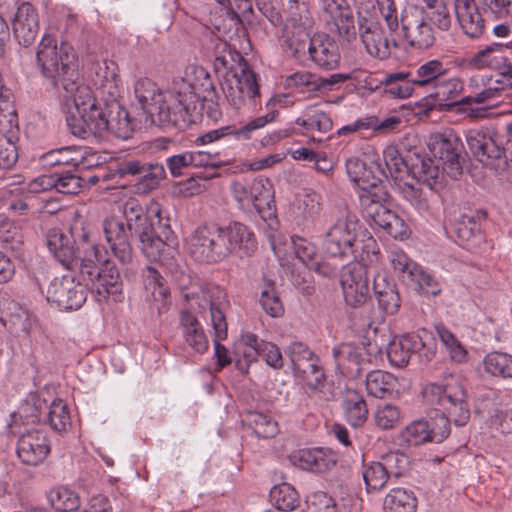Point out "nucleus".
Returning a JSON list of instances; mask_svg holds the SVG:
<instances>
[{"label": "nucleus", "instance_id": "f257e3e1", "mask_svg": "<svg viewBox=\"0 0 512 512\" xmlns=\"http://www.w3.org/2000/svg\"><path fill=\"white\" fill-rule=\"evenodd\" d=\"M214 56V70L223 78L222 91L231 106L240 109L247 101L256 104L260 97L257 75L246 60L237 52H232L226 41L215 35L209 36V46Z\"/></svg>", "mask_w": 512, "mask_h": 512}, {"label": "nucleus", "instance_id": "f03ea898", "mask_svg": "<svg viewBox=\"0 0 512 512\" xmlns=\"http://www.w3.org/2000/svg\"><path fill=\"white\" fill-rule=\"evenodd\" d=\"M120 212L125 225L137 235L141 250L149 260L160 261L165 253L176 250L178 240L170 226L164 224L162 235H158L150 221V215H153L161 224V209L157 202L151 203L145 211L137 199L129 198L120 207Z\"/></svg>", "mask_w": 512, "mask_h": 512}, {"label": "nucleus", "instance_id": "7ed1b4c3", "mask_svg": "<svg viewBox=\"0 0 512 512\" xmlns=\"http://www.w3.org/2000/svg\"><path fill=\"white\" fill-rule=\"evenodd\" d=\"M422 396L427 405L435 406L441 412L438 423L430 427L431 442L440 443L450 434V422L464 426L470 419V409L463 385L451 379L445 384H427Z\"/></svg>", "mask_w": 512, "mask_h": 512}, {"label": "nucleus", "instance_id": "20e7f679", "mask_svg": "<svg viewBox=\"0 0 512 512\" xmlns=\"http://www.w3.org/2000/svg\"><path fill=\"white\" fill-rule=\"evenodd\" d=\"M37 67L50 84L63 94L77 91L83 83L78 73V57L74 48L66 43L58 44L51 35H44L39 43L36 53Z\"/></svg>", "mask_w": 512, "mask_h": 512}, {"label": "nucleus", "instance_id": "39448f33", "mask_svg": "<svg viewBox=\"0 0 512 512\" xmlns=\"http://www.w3.org/2000/svg\"><path fill=\"white\" fill-rule=\"evenodd\" d=\"M83 258L80 263V281L85 288L97 295L102 301L110 294H117L122 289V279L115 263L107 256V250L100 245L90 244L88 235L83 234Z\"/></svg>", "mask_w": 512, "mask_h": 512}, {"label": "nucleus", "instance_id": "423d86ee", "mask_svg": "<svg viewBox=\"0 0 512 512\" xmlns=\"http://www.w3.org/2000/svg\"><path fill=\"white\" fill-rule=\"evenodd\" d=\"M93 83L97 95L105 102L108 109L107 133L120 139H129L134 127L129 112L122 107L117 99L122 90V81L119 76L118 65L114 61L104 60L98 63L95 69Z\"/></svg>", "mask_w": 512, "mask_h": 512}, {"label": "nucleus", "instance_id": "0eeeda50", "mask_svg": "<svg viewBox=\"0 0 512 512\" xmlns=\"http://www.w3.org/2000/svg\"><path fill=\"white\" fill-rule=\"evenodd\" d=\"M62 97L67 108V126L74 136L87 139L91 136L103 137L107 133V114L87 85L82 84L77 91L62 94Z\"/></svg>", "mask_w": 512, "mask_h": 512}, {"label": "nucleus", "instance_id": "6e6552de", "mask_svg": "<svg viewBox=\"0 0 512 512\" xmlns=\"http://www.w3.org/2000/svg\"><path fill=\"white\" fill-rule=\"evenodd\" d=\"M134 94L152 123L160 127L184 128L172 86L167 90H161L154 81L142 77L134 84Z\"/></svg>", "mask_w": 512, "mask_h": 512}, {"label": "nucleus", "instance_id": "1a4fd4ad", "mask_svg": "<svg viewBox=\"0 0 512 512\" xmlns=\"http://www.w3.org/2000/svg\"><path fill=\"white\" fill-rule=\"evenodd\" d=\"M173 93L182 116L184 128L194 122L193 113L200 99L212 100L215 86L209 72L202 66L190 64L184 76L172 83Z\"/></svg>", "mask_w": 512, "mask_h": 512}, {"label": "nucleus", "instance_id": "9d476101", "mask_svg": "<svg viewBox=\"0 0 512 512\" xmlns=\"http://www.w3.org/2000/svg\"><path fill=\"white\" fill-rule=\"evenodd\" d=\"M424 79L423 89L428 93L427 99L433 107L440 111H451L459 106V98L465 90L464 81L458 76H450L449 69L437 59L424 62L422 71Z\"/></svg>", "mask_w": 512, "mask_h": 512}, {"label": "nucleus", "instance_id": "9b49d317", "mask_svg": "<svg viewBox=\"0 0 512 512\" xmlns=\"http://www.w3.org/2000/svg\"><path fill=\"white\" fill-rule=\"evenodd\" d=\"M383 159L389 175L395 182L402 180L404 174H410L418 182L426 185L429 190H437L441 172L429 157L410 152L404 157L396 146L390 145L383 150Z\"/></svg>", "mask_w": 512, "mask_h": 512}, {"label": "nucleus", "instance_id": "f8f14e48", "mask_svg": "<svg viewBox=\"0 0 512 512\" xmlns=\"http://www.w3.org/2000/svg\"><path fill=\"white\" fill-rule=\"evenodd\" d=\"M193 307L209 308L210 325L214 331V355L217 359L218 369H222L232 362L228 350L220 343L227 338L228 324L226 320V308L228 301L225 291L220 287H213L200 296L191 294Z\"/></svg>", "mask_w": 512, "mask_h": 512}, {"label": "nucleus", "instance_id": "ddd939ff", "mask_svg": "<svg viewBox=\"0 0 512 512\" xmlns=\"http://www.w3.org/2000/svg\"><path fill=\"white\" fill-rule=\"evenodd\" d=\"M437 344L433 334L425 329L395 337L387 347V357L392 366L402 368L413 356L421 363L430 362L436 355Z\"/></svg>", "mask_w": 512, "mask_h": 512}, {"label": "nucleus", "instance_id": "4468645a", "mask_svg": "<svg viewBox=\"0 0 512 512\" xmlns=\"http://www.w3.org/2000/svg\"><path fill=\"white\" fill-rule=\"evenodd\" d=\"M388 198L389 194L383 184L370 192H361L359 201L362 212L365 217L371 219L393 238H407L410 233L409 228L404 220L387 206Z\"/></svg>", "mask_w": 512, "mask_h": 512}, {"label": "nucleus", "instance_id": "2eb2a0df", "mask_svg": "<svg viewBox=\"0 0 512 512\" xmlns=\"http://www.w3.org/2000/svg\"><path fill=\"white\" fill-rule=\"evenodd\" d=\"M294 103L295 100L292 95L286 93L276 94L271 97L266 104V107L269 109V112L266 115L257 117L240 128L228 125L210 130L196 137L194 144L197 146L208 145L227 136H234L237 139L244 140L250 139L252 132L263 128L265 125L276 119L278 116V107L287 108L293 106Z\"/></svg>", "mask_w": 512, "mask_h": 512}, {"label": "nucleus", "instance_id": "dca6fc26", "mask_svg": "<svg viewBox=\"0 0 512 512\" xmlns=\"http://www.w3.org/2000/svg\"><path fill=\"white\" fill-rule=\"evenodd\" d=\"M217 285L194 286L182 291L185 307L180 312V328L185 343L195 352L203 354L209 348V341L195 314L205 315L209 308L193 307L191 294L200 296ZM197 306V304H195Z\"/></svg>", "mask_w": 512, "mask_h": 512}, {"label": "nucleus", "instance_id": "f3484780", "mask_svg": "<svg viewBox=\"0 0 512 512\" xmlns=\"http://www.w3.org/2000/svg\"><path fill=\"white\" fill-rule=\"evenodd\" d=\"M230 192L242 210L250 211L254 208L264 220L271 216L273 190L268 179L235 180L230 185Z\"/></svg>", "mask_w": 512, "mask_h": 512}, {"label": "nucleus", "instance_id": "a211bd4d", "mask_svg": "<svg viewBox=\"0 0 512 512\" xmlns=\"http://www.w3.org/2000/svg\"><path fill=\"white\" fill-rule=\"evenodd\" d=\"M188 249L199 262L216 263L229 256L223 227L216 224L197 227L188 240Z\"/></svg>", "mask_w": 512, "mask_h": 512}, {"label": "nucleus", "instance_id": "6ab92c4d", "mask_svg": "<svg viewBox=\"0 0 512 512\" xmlns=\"http://www.w3.org/2000/svg\"><path fill=\"white\" fill-rule=\"evenodd\" d=\"M358 221L354 216L339 219L325 235L323 249L332 257L349 258L354 255Z\"/></svg>", "mask_w": 512, "mask_h": 512}, {"label": "nucleus", "instance_id": "aec40b11", "mask_svg": "<svg viewBox=\"0 0 512 512\" xmlns=\"http://www.w3.org/2000/svg\"><path fill=\"white\" fill-rule=\"evenodd\" d=\"M87 298L85 287L75 281L72 275L54 278L47 289L46 299L62 310H76L82 307Z\"/></svg>", "mask_w": 512, "mask_h": 512}, {"label": "nucleus", "instance_id": "412c9836", "mask_svg": "<svg viewBox=\"0 0 512 512\" xmlns=\"http://www.w3.org/2000/svg\"><path fill=\"white\" fill-rule=\"evenodd\" d=\"M471 154L483 165L494 166L495 161L505 158V149L497 142L496 133L488 127H477L465 132Z\"/></svg>", "mask_w": 512, "mask_h": 512}, {"label": "nucleus", "instance_id": "4be33fe9", "mask_svg": "<svg viewBox=\"0 0 512 512\" xmlns=\"http://www.w3.org/2000/svg\"><path fill=\"white\" fill-rule=\"evenodd\" d=\"M341 287L346 303L361 307L369 298L368 267L360 262L349 263L341 272Z\"/></svg>", "mask_w": 512, "mask_h": 512}, {"label": "nucleus", "instance_id": "5701e85b", "mask_svg": "<svg viewBox=\"0 0 512 512\" xmlns=\"http://www.w3.org/2000/svg\"><path fill=\"white\" fill-rule=\"evenodd\" d=\"M358 30L367 52L376 58L386 59L390 56L396 42L390 39L380 23L371 16L358 12Z\"/></svg>", "mask_w": 512, "mask_h": 512}, {"label": "nucleus", "instance_id": "b1692460", "mask_svg": "<svg viewBox=\"0 0 512 512\" xmlns=\"http://www.w3.org/2000/svg\"><path fill=\"white\" fill-rule=\"evenodd\" d=\"M293 372L294 375L304 383L310 395L317 396L320 400L324 401H328L332 398L333 393L331 386L327 382L320 359L315 353L305 361L298 363V365L293 368Z\"/></svg>", "mask_w": 512, "mask_h": 512}, {"label": "nucleus", "instance_id": "393cba45", "mask_svg": "<svg viewBox=\"0 0 512 512\" xmlns=\"http://www.w3.org/2000/svg\"><path fill=\"white\" fill-rule=\"evenodd\" d=\"M321 18L330 31L347 40L356 36L353 11L346 0H321Z\"/></svg>", "mask_w": 512, "mask_h": 512}, {"label": "nucleus", "instance_id": "a878e982", "mask_svg": "<svg viewBox=\"0 0 512 512\" xmlns=\"http://www.w3.org/2000/svg\"><path fill=\"white\" fill-rule=\"evenodd\" d=\"M51 451L45 432L29 430L23 433L17 442L16 453L20 461L29 466H37L47 458Z\"/></svg>", "mask_w": 512, "mask_h": 512}, {"label": "nucleus", "instance_id": "bb28decb", "mask_svg": "<svg viewBox=\"0 0 512 512\" xmlns=\"http://www.w3.org/2000/svg\"><path fill=\"white\" fill-rule=\"evenodd\" d=\"M103 232L114 256L122 263L132 259L130 238L134 235L118 217H109L103 221Z\"/></svg>", "mask_w": 512, "mask_h": 512}, {"label": "nucleus", "instance_id": "cd10ccee", "mask_svg": "<svg viewBox=\"0 0 512 512\" xmlns=\"http://www.w3.org/2000/svg\"><path fill=\"white\" fill-rule=\"evenodd\" d=\"M404 37L410 46L427 49L435 42V34L431 24L415 9L406 12L402 19Z\"/></svg>", "mask_w": 512, "mask_h": 512}, {"label": "nucleus", "instance_id": "c85d7f7f", "mask_svg": "<svg viewBox=\"0 0 512 512\" xmlns=\"http://www.w3.org/2000/svg\"><path fill=\"white\" fill-rule=\"evenodd\" d=\"M424 70V63L421 64L415 71H401L386 75L382 84L384 85L385 93L393 98L406 99L413 95L415 89L424 87V79L422 71Z\"/></svg>", "mask_w": 512, "mask_h": 512}, {"label": "nucleus", "instance_id": "c756f323", "mask_svg": "<svg viewBox=\"0 0 512 512\" xmlns=\"http://www.w3.org/2000/svg\"><path fill=\"white\" fill-rule=\"evenodd\" d=\"M291 463L305 471L324 473L337 462L336 455L323 448L299 449L290 455Z\"/></svg>", "mask_w": 512, "mask_h": 512}, {"label": "nucleus", "instance_id": "7c9ffc66", "mask_svg": "<svg viewBox=\"0 0 512 512\" xmlns=\"http://www.w3.org/2000/svg\"><path fill=\"white\" fill-rule=\"evenodd\" d=\"M13 33L19 44L28 47L39 31V18L36 9L29 2L19 5L13 23Z\"/></svg>", "mask_w": 512, "mask_h": 512}, {"label": "nucleus", "instance_id": "2f4dec72", "mask_svg": "<svg viewBox=\"0 0 512 512\" xmlns=\"http://www.w3.org/2000/svg\"><path fill=\"white\" fill-rule=\"evenodd\" d=\"M222 227L229 255L239 252L242 255L250 256L256 251V236L248 226L234 221Z\"/></svg>", "mask_w": 512, "mask_h": 512}, {"label": "nucleus", "instance_id": "473e14b6", "mask_svg": "<svg viewBox=\"0 0 512 512\" xmlns=\"http://www.w3.org/2000/svg\"><path fill=\"white\" fill-rule=\"evenodd\" d=\"M307 52L312 61L320 68L332 70L339 65L340 53L338 45L326 34L313 36Z\"/></svg>", "mask_w": 512, "mask_h": 512}, {"label": "nucleus", "instance_id": "72a5a7b5", "mask_svg": "<svg viewBox=\"0 0 512 512\" xmlns=\"http://www.w3.org/2000/svg\"><path fill=\"white\" fill-rule=\"evenodd\" d=\"M457 21L463 32L470 38H479L484 32L482 18L474 0H454Z\"/></svg>", "mask_w": 512, "mask_h": 512}, {"label": "nucleus", "instance_id": "f704fd0d", "mask_svg": "<svg viewBox=\"0 0 512 512\" xmlns=\"http://www.w3.org/2000/svg\"><path fill=\"white\" fill-rule=\"evenodd\" d=\"M333 358L337 370L347 378L360 375L362 364V348L353 343H342L333 348Z\"/></svg>", "mask_w": 512, "mask_h": 512}, {"label": "nucleus", "instance_id": "c9c22d12", "mask_svg": "<svg viewBox=\"0 0 512 512\" xmlns=\"http://www.w3.org/2000/svg\"><path fill=\"white\" fill-rule=\"evenodd\" d=\"M295 124L301 128L295 133L311 135L313 138L315 133L326 134L333 128L331 116L314 105L307 106L302 114L295 119Z\"/></svg>", "mask_w": 512, "mask_h": 512}, {"label": "nucleus", "instance_id": "e433bc0d", "mask_svg": "<svg viewBox=\"0 0 512 512\" xmlns=\"http://www.w3.org/2000/svg\"><path fill=\"white\" fill-rule=\"evenodd\" d=\"M435 158L432 159L438 166L441 172L440 182L437 188L441 185L443 173L448 174L452 178H457L462 174V167L459 162V153L457 147L448 139H441L434 146Z\"/></svg>", "mask_w": 512, "mask_h": 512}, {"label": "nucleus", "instance_id": "4c0bfd02", "mask_svg": "<svg viewBox=\"0 0 512 512\" xmlns=\"http://www.w3.org/2000/svg\"><path fill=\"white\" fill-rule=\"evenodd\" d=\"M50 394L48 392H31L18 408V415L25 424L43 422L48 409Z\"/></svg>", "mask_w": 512, "mask_h": 512}, {"label": "nucleus", "instance_id": "58836bf2", "mask_svg": "<svg viewBox=\"0 0 512 512\" xmlns=\"http://www.w3.org/2000/svg\"><path fill=\"white\" fill-rule=\"evenodd\" d=\"M47 247L55 259L66 269L80 270V263L83 256H77L73 246L68 243L66 237L60 233L53 232L48 235Z\"/></svg>", "mask_w": 512, "mask_h": 512}, {"label": "nucleus", "instance_id": "ea45409f", "mask_svg": "<svg viewBox=\"0 0 512 512\" xmlns=\"http://www.w3.org/2000/svg\"><path fill=\"white\" fill-rule=\"evenodd\" d=\"M39 160L44 167L67 166L78 169L81 166H85L84 151L81 148L71 146L44 153L40 156Z\"/></svg>", "mask_w": 512, "mask_h": 512}, {"label": "nucleus", "instance_id": "a19ab883", "mask_svg": "<svg viewBox=\"0 0 512 512\" xmlns=\"http://www.w3.org/2000/svg\"><path fill=\"white\" fill-rule=\"evenodd\" d=\"M382 507L384 512H416L418 499L412 490L394 487L385 495Z\"/></svg>", "mask_w": 512, "mask_h": 512}, {"label": "nucleus", "instance_id": "79ce46f5", "mask_svg": "<svg viewBox=\"0 0 512 512\" xmlns=\"http://www.w3.org/2000/svg\"><path fill=\"white\" fill-rule=\"evenodd\" d=\"M312 37L307 31V24H285L283 29V46L295 57L305 55Z\"/></svg>", "mask_w": 512, "mask_h": 512}, {"label": "nucleus", "instance_id": "37998d69", "mask_svg": "<svg viewBox=\"0 0 512 512\" xmlns=\"http://www.w3.org/2000/svg\"><path fill=\"white\" fill-rule=\"evenodd\" d=\"M346 172L353 183H355L361 192H370L382 185L379 178L372 175L367 169L366 164L359 158L353 157L346 161Z\"/></svg>", "mask_w": 512, "mask_h": 512}, {"label": "nucleus", "instance_id": "c03bdc74", "mask_svg": "<svg viewBox=\"0 0 512 512\" xmlns=\"http://www.w3.org/2000/svg\"><path fill=\"white\" fill-rule=\"evenodd\" d=\"M414 9L439 30L447 31L451 27L452 16L444 0L418 5Z\"/></svg>", "mask_w": 512, "mask_h": 512}, {"label": "nucleus", "instance_id": "a18cd8bd", "mask_svg": "<svg viewBox=\"0 0 512 512\" xmlns=\"http://www.w3.org/2000/svg\"><path fill=\"white\" fill-rule=\"evenodd\" d=\"M343 410L346 420L353 427H359L365 423L368 417V409L363 396L355 390H347L343 399Z\"/></svg>", "mask_w": 512, "mask_h": 512}, {"label": "nucleus", "instance_id": "49530a36", "mask_svg": "<svg viewBox=\"0 0 512 512\" xmlns=\"http://www.w3.org/2000/svg\"><path fill=\"white\" fill-rule=\"evenodd\" d=\"M43 423L49 424L57 432H64L71 426V415L68 405L59 398L49 396L48 409Z\"/></svg>", "mask_w": 512, "mask_h": 512}, {"label": "nucleus", "instance_id": "de8ad7c7", "mask_svg": "<svg viewBox=\"0 0 512 512\" xmlns=\"http://www.w3.org/2000/svg\"><path fill=\"white\" fill-rule=\"evenodd\" d=\"M397 379L389 372L382 370L371 371L366 375V390L376 398H386L392 395Z\"/></svg>", "mask_w": 512, "mask_h": 512}, {"label": "nucleus", "instance_id": "09e8293b", "mask_svg": "<svg viewBox=\"0 0 512 512\" xmlns=\"http://www.w3.org/2000/svg\"><path fill=\"white\" fill-rule=\"evenodd\" d=\"M291 241L296 257L304 266L314 269L320 274H327L325 267L316 260L318 256L317 248L312 242L298 236L292 237Z\"/></svg>", "mask_w": 512, "mask_h": 512}, {"label": "nucleus", "instance_id": "8fccbe9b", "mask_svg": "<svg viewBox=\"0 0 512 512\" xmlns=\"http://www.w3.org/2000/svg\"><path fill=\"white\" fill-rule=\"evenodd\" d=\"M506 44H492L485 49L478 51L470 60L473 67L477 69H499L504 63L503 49Z\"/></svg>", "mask_w": 512, "mask_h": 512}, {"label": "nucleus", "instance_id": "3c124183", "mask_svg": "<svg viewBox=\"0 0 512 512\" xmlns=\"http://www.w3.org/2000/svg\"><path fill=\"white\" fill-rule=\"evenodd\" d=\"M387 259L393 272L404 283L408 282L419 266V264L411 259L405 251L399 248L390 249L388 251Z\"/></svg>", "mask_w": 512, "mask_h": 512}, {"label": "nucleus", "instance_id": "603ef678", "mask_svg": "<svg viewBox=\"0 0 512 512\" xmlns=\"http://www.w3.org/2000/svg\"><path fill=\"white\" fill-rule=\"evenodd\" d=\"M48 500L57 512H73L80 507V498L73 490L59 486L50 490Z\"/></svg>", "mask_w": 512, "mask_h": 512}, {"label": "nucleus", "instance_id": "864d4df0", "mask_svg": "<svg viewBox=\"0 0 512 512\" xmlns=\"http://www.w3.org/2000/svg\"><path fill=\"white\" fill-rule=\"evenodd\" d=\"M434 327L450 358L457 363L465 362L468 355L467 350L455 334L441 322L436 323Z\"/></svg>", "mask_w": 512, "mask_h": 512}, {"label": "nucleus", "instance_id": "5fc2aeb1", "mask_svg": "<svg viewBox=\"0 0 512 512\" xmlns=\"http://www.w3.org/2000/svg\"><path fill=\"white\" fill-rule=\"evenodd\" d=\"M407 285L423 295L436 297L441 294L442 287L439 281L424 268L419 265L413 275L410 277Z\"/></svg>", "mask_w": 512, "mask_h": 512}, {"label": "nucleus", "instance_id": "6e6d98bb", "mask_svg": "<svg viewBox=\"0 0 512 512\" xmlns=\"http://www.w3.org/2000/svg\"><path fill=\"white\" fill-rule=\"evenodd\" d=\"M246 421L259 438H273L279 432L278 423L268 414L251 411L248 412Z\"/></svg>", "mask_w": 512, "mask_h": 512}, {"label": "nucleus", "instance_id": "4d7b16f0", "mask_svg": "<svg viewBox=\"0 0 512 512\" xmlns=\"http://www.w3.org/2000/svg\"><path fill=\"white\" fill-rule=\"evenodd\" d=\"M484 371L492 376L512 378V355L491 352L483 360Z\"/></svg>", "mask_w": 512, "mask_h": 512}, {"label": "nucleus", "instance_id": "13d9d810", "mask_svg": "<svg viewBox=\"0 0 512 512\" xmlns=\"http://www.w3.org/2000/svg\"><path fill=\"white\" fill-rule=\"evenodd\" d=\"M271 497L275 503V508L281 511H293L300 504L298 492L288 483H282L274 486L271 490Z\"/></svg>", "mask_w": 512, "mask_h": 512}, {"label": "nucleus", "instance_id": "bf43d9fd", "mask_svg": "<svg viewBox=\"0 0 512 512\" xmlns=\"http://www.w3.org/2000/svg\"><path fill=\"white\" fill-rule=\"evenodd\" d=\"M399 438L403 443L413 446L431 442L430 426L424 420L413 421L400 432Z\"/></svg>", "mask_w": 512, "mask_h": 512}, {"label": "nucleus", "instance_id": "052dcab7", "mask_svg": "<svg viewBox=\"0 0 512 512\" xmlns=\"http://www.w3.org/2000/svg\"><path fill=\"white\" fill-rule=\"evenodd\" d=\"M142 278L146 291L150 292L156 301L166 298L168 289L160 272L153 266L148 265L142 270Z\"/></svg>", "mask_w": 512, "mask_h": 512}, {"label": "nucleus", "instance_id": "680f3d73", "mask_svg": "<svg viewBox=\"0 0 512 512\" xmlns=\"http://www.w3.org/2000/svg\"><path fill=\"white\" fill-rule=\"evenodd\" d=\"M362 477L368 492L381 490L390 478L381 462L364 465Z\"/></svg>", "mask_w": 512, "mask_h": 512}, {"label": "nucleus", "instance_id": "e2e57ef3", "mask_svg": "<svg viewBox=\"0 0 512 512\" xmlns=\"http://www.w3.org/2000/svg\"><path fill=\"white\" fill-rule=\"evenodd\" d=\"M261 344L263 340L258 339L255 334H243L235 345V354L237 357L242 356L245 363L249 365L260 356Z\"/></svg>", "mask_w": 512, "mask_h": 512}, {"label": "nucleus", "instance_id": "0e129e2a", "mask_svg": "<svg viewBox=\"0 0 512 512\" xmlns=\"http://www.w3.org/2000/svg\"><path fill=\"white\" fill-rule=\"evenodd\" d=\"M397 192L407 200L419 213H425L429 210L428 198L421 189L412 184L404 182H395Z\"/></svg>", "mask_w": 512, "mask_h": 512}, {"label": "nucleus", "instance_id": "69168bd1", "mask_svg": "<svg viewBox=\"0 0 512 512\" xmlns=\"http://www.w3.org/2000/svg\"><path fill=\"white\" fill-rule=\"evenodd\" d=\"M260 305L271 317H281L284 314L283 303L272 283H266L260 295Z\"/></svg>", "mask_w": 512, "mask_h": 512}, {"label": "nucleus", "instance_id": "338daca9", "mask_svg": "<svg viewBox=\"0 0 512 512\" xmlns=\"http://www.w3.org/2000/svg\"><path fill=\"white\" fill-rule=\"evenodd\" d=\"M373 417L378 428L382 430H390L399 424L401 420V413L397 406L384 404L377 407Z\"/></svg>", "mask_w": 512, "mask_h": 512}, {"label": "nucleus", "instance_id": "774afa93", "mask_svg": "<svg viewBox=\"0 0 512 512\" xmlns=\"http://www.w3.org/2000/svg\"><path fill=\"white\" fill-rule=\"evenodd\" d=\"M480 230L479 222L468 215L461 216L454 228L460 245H468L473 238L480 236Z\"/></svg>", "mask_w": 512, "mask_h": 512}]
</instances>
